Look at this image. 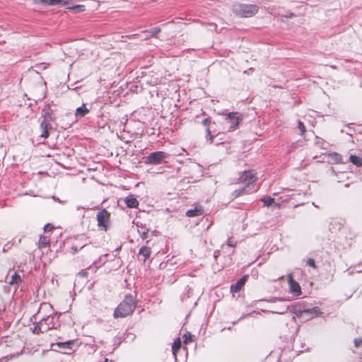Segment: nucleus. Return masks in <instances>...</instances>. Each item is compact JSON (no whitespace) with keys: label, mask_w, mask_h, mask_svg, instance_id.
<instances>
[{"label":"nucleus","mask_w":362,"mask_h":362,"mask_svg":"<svg viewBox=\"0 0 362 362\" xmlns=\"http://www.w3.org/2000/svg\"><path fill=\"white\" fill-rule=\"evenodd\" d=\"M135 307L136 303L133 296H127L115 309L114 317L115 318L125 317L133 313Z\"/></svg>","instance_id":"obj_1"},{"label":"nucleus","mask_w":362,"mask_h":362,"mask_svg":"<svg viewBox=\"0 0 362 362\" xmlns=\"http://www.w3.org/2000/svg\"><path fill=\"white\" fill-rule=\"evenodd\" d=\"M235 15L242 18H250L259 11V6L255 4H237L233 7Z\"/></svg>","instance_id":"obj_2"},{"label":"nucleus","mask_w":362,"mask_h":362,"mask_svg":"<svg viewBox=\"0 0 362 362\" xmlns=\"http://www.w3.org/2000/svg\"><path fill=\"white\" fill-rule=\"evenodd\" d=\"M167 153L163 151H156L150 153L146 158V163L151 165H158L167 158Z\"/></svg>","instance_id":"obj_3"},{"label":"nucleus","mask_w":362,"mask_h":362,"mask_svg":"<svg viewBox=\"0 0 362 362\" xmlns=\"http://www.w3.org/2000/svg\"><path fill=\"white\" fill-rule=\"evenodd\" d=\"M226 121L230 124L228 131H234L243 120V117L238 112H230L226 115Z\"/></svg>","instance_id":"obj_4"},{"label":"nucleus","mask_w":362,"mask_h":362,"mask_svg":"<svg viewBox=\"0 0 362 362\" xmlns=\"http://www.w3.org/2000/svg\"><path fill=\"white\" fill-rule=\"evenodd\" d=\"M239 179L243 185L249 188L250 185L257 180L256 173L254 170L244 172L240 175Z\"/></svg>","instance_id":"obj_5"},{"label":"nucleus","mask_w":362,"mask_h":362,"mask_svg":"<svg viewBox=\"0 0 362 362\" xmlns=\"http://www.w3.org/2000/svg\"><path fill=\"white\" fill-rule=\"evenodd\" d=\"M110 213L106 209H103L97 214L98 226L103 230H107L109 223Z\"/></svg>","instance_id":"obj_6"},{"label":"nucleus","mask_w":362,"mask_h":362,"mask_svg":"<svg viewBox=\"0 0 362 362\" xmlns=\"http://www.w3.org/2000/svg\"><path fill=\"white\" fill-rule=\"evenodd\" d=\"M288 284L290 292L292 294H293L296 296H298L302 293L299 284L293 279L291 274L288 275Z\"/></svg>","instance_id":"obj_7"},{"label":"nucleus","mask_w":362,"mask_h":362,"mask_svg":"<svg viewBox=\"0 0 362 362\" xmlns=\"http://www.w3.org/2000/svg\"><path fill=\"white\" fill-rule=\"evenodd\" d=\"M247 278L248 276L245 275L242 278H240L235 284H232L230 286L231 293H235L239 292L244 286V284H245Z\"/></svg>","instance_id":"obj_8"},{"label":"nucleus","mask_w":362,"mask_h":362,"mask_svg":"<svg viewBox=\"0 0 362 362\" xmlns=\"http://www.w3.org/2000/svg\"><path fill=\"white\" fill-rule=\"evenodd\" d=\"M319 308L315 307L311 309L305 310L301 313V315L306 316L307 318H313L315 316H317L320 314Z\"/></svg>","instance_id":"obj_9"},{"label":"nucleus","mask_w":362,"mask_h":362,"mask_svg":"<svg viewBox=\"0 0 362 362\" xmlns=\"http://www.w3.org/2000/svg\"><path fill=\"white\" fill-rule=\"evenodd\" d=\"M51 127V124L44 119L40 124V129L42 131L40 136L43 139H47L49 136V128Z\"/></svg>","instance_id":"obj_10"},{"label":"nucleus","mask_w":362,"mask_h":362,"mask_svg":"<svg viewBox=\"0 0 362 362\" xmlns=\"http://www.w3.org/2000/svg\"><path fill=\"white\" fill-rule=\"evenodd\" d=\"M52 317L50 316H48L46 318L42 319L40 320L38 323V327L40 329L42 332H46L50 329V327L49 326V322H51L52 320Z\"/></svg>","instance_id":"obj_11"},{"label":"nucleus","mask_w":362,"mask_h":362,"mask_svg":"<svg viewBox=\"0 0 362 362\" xmlns=\"http://www.w3.org/2000/svg\"><path fill=\"white\" fill-rule=\"evenodd\" d=\"M204 209L201 206H196L194 209H189L186 212L189 217H195L203 214Z\"/></svg>","instance_id":"obj_12"},{"label":"nucleus","mask_w":362,"mask_h":362,"mask_svg":"<svg viewBox=\"0 0 362 362\" xmlns=\"http://www.w3.org/2000/svg\"><path fill=\"white\" fill-rule=\"evenodd\" d=\"M125 203L129 208H136L139 206L138 200L132 195L126 197Z\"/></svg>","instance_id":"obj_13"},{"label":"nucleus","mask_w":362,"mask_h":362,"mask_svg":"<svg viewBox=\"0 0 362 362\" xmlns=\"http://www.w3.org/2000/svg\"><path fill=\"white\" fill-rule=\"evenodd\" d=\"M151 250L148 247L144 246L140 248L139 255L143 257V261L146 262L151 256Z\"/></svg>","instance_id":"obj_14"},{"label":"nucleus","mask_w":362,"mask_h":362,"mask_svg":"<svg viewBox=\"0 0 362 362\" xmlns=\"http://www.w3.org/2000/svg\"><path fill=\"white\" fill-rule=\"evenodd\" d=\"M37 3H41L47 5L66 4L68 0H36Z\"/></svg>","instance_id":"obj_15"},{"label":"nucleus","mask_w":362,"mask_h":362,"mask_svg":"<svg viewBox=\"0 0 362 362\" xmlns=\"http://www.w3.org/2000/svg\"><path fill=\"white\" fill-rule=\"evenodd\" d=\"M89 112V110L86 107L85 104L76 108L75 116L76 117H82Z\"/></svg>","instance_id":"obj_16"},{"label":"nucleus","mask_w":362,"mask_h":362,"mask_svg":"<svg viewBox=\"0 0 362 362\" xmlns=\"http://www.w3.org/2000/svg\"><path fill=\"white\" fill-rule=\"evenodd\" d=\"M50 243V239L45 235H40L38 240V246L40 248L46 247Z\"/></svg>","instance_id":"obj_17"},{"label":"nucleus","mask_w":362,"mask_h":362,"mask_svg":"<svg viewBox=\"0 0 362 362\" xmlns=\"http://www.w3.org/2000/svg\"><path fill=\"white\" fill-rule=\"evenodd\" d=\"M181 347V341L179 338H177L176 340L174 341L173 345H172V351L173 354L175 358L177 359V353L180 350Z\"/></svg>","instance_id":"obj_18"},{"label":"nucleus","mask_w":362,"mask_h":362,"mask_svg":"<svg viewBox=\"0 0 362 362\" xmlns=\"http://www.w3.org/2000/svg\"><path fill=\"white\" fill-rule=\"evenodd\" d=\"M328 156L329 159L332 160L334 163H340L342 162V157L338 153L334 152L329 153Z\"/></svg>","instance_id":"obj_19"},{"label":"nucleus","mask_w":362,"mask_h":362,"mask_svg":"<svg viewBox=\"0 0 362 362\" xmlns=\"http://www.w3.org/2000/svg\"><path fill=\"white\" fill-rule=\"evenodd\" d=\"M349 160L355 165L358 167L362 166V158L351 155L349 157Z\"/></svg>","instance_id":"obj_20"},{"label":"nucleus","mask_w":362,"mask_h":362,"mask_svg":"<svg viewBox=\"0 0 362 362\" xmlns=\"http://www.w3.org/2000/svg\"><path fill=\"white\" fill-rule=\"evenodd\" d=\"M261 201L264 202V205L266 206H272L273 204H275L276 206H279V204L275 203L274 199L271 197L262 198Z\"/></svg>","instance_id":"obj_21"},{"label":"nucleus","mask_w":362,"mask_h":362,"mask_svg":"<svg viewBox=\"0 0 362 362\" xmlns=\"http://www.w3.org/2000/svg\"><path fill=\"white\" fill-rule=\"evenodd\" d=\"M249 191L250 189H248V187L244 186L243 187H241L238 189H235L233 192V195L235 197H238L241 194H243L245 192H248Z\"/></svg>","instance_id":"obj_22"},{"label":"nucleus","mask_w":362,"mask_h":362,"mask_svg":"<svg viewBox=\"0 0 362 362\" xmlns=\"http://www.w3.org/2000/svg\"><path fill=\"white\" fill-rule=\"evenodd\" d=\"M21 281V276L19 274H18L16 272H15L12 276H11V281H9V284H18L19 281Z\"/></svg>","instance_id":"obj_23"},{"label":"nucleus","mask_w":362,"mask_h":362,"mask_svg":"<svg viewBox=\"0 0 362 362\" xmlns=\"http://www.w3.org/2000/svg\"><path fill=\"white\" fill-rule=\"evenodd\" d=\"M160 28H158V27H156V28H153V29H151L150 31H145L146 33H151V36H154L156 35V34H158V33L160 32Z\"/></svg>","instance_id":"obj_24"},{"label":"nucleus","mask_w":362,"mask_h":362,"mask_svg":"<svg viewBox=\"0 0 362 362\" xmlns=\"http://www.w3.org/2000/svg\"><path fill=\"white\" fill-rule=\"evenodd\" d=\"M307 264L310 267H312L313 268H316V264H315V262L314 260V259H312V258H309L307 260Z\"/></svg>","instance_id":"obj_25"},{"label":"nucleus","mask_w":362,"mask_h":362,"mask_svg":"<svg viewBox=\"0 0 362 362\" xmlns=\"http://www.w3.org/2000/svg\"><path fill=\"white\" fill-rule=\"evenodd\" d=\"M298 128L300 131V134H303L305 132V127L303 123L300 121H298Z\"/></svg>","instance_id":"obj_26"},{"label":"nucleus","mask_w":362,"mask_h":362,"mask_svg":"<svg viewBox=\"0 0 362 362\" xmlns=\"http://www.w3.org/2000/svg\"><path fill=\"white\" fill-rule=\"evenodd\" d=\"M53 228H54V226L52 224L47 223L44 226L43 229H44L45 232H49V231H51Z\"/></svg>","instance_id":"obj_27"},{"label":"nucleus","mask_w":362,"mask_h":362,"mask_svg":"<svg viewBox=\"0 0 362 362\" xmlns=\"http://www.w3.org/2000/svg\"><path fill=\"white\" fill-rule=\"evenodd\" d=\"M84 8H85V6L83 5H77L71 8L73 10H76L77 11H84Z\"/></svg>","instance_id":"obj_28"},{"label":"nucleus","mask_w":362,"mask_h":362,"mask_svg":"<svg viewBox=\"0 0 362 362\" xmlns=\"http://www.w3.org/2000/svg\"><path fill=\"white\" fill-rule=\"evenodd\" d=\"M227 245L229 246V247H235L236 243L233 240V238H228V240H227Z\"/></svg>","instance_id":"obj_29"},{"label":"nucleus","mask_w":362,"mask_h":362,"mask_svg":"<svg viewBox=\"0 0 362 362\" xmlns=\"http://www.w3.org/2000/svg\"><path fill=\"white\" fill-rule=\"evenodd\" d=\"M362 344V339L361 338H357L354 339V345L356 347H359Z\"/></svg>","instance_id":"obj_30"},{"label":"nucleus","mask_w":362,"mask_h":362,"mask_svg":"<svg viewBox=\"0 0 362 362\" xmlns=\"http://www.w3.org/2000/svg\"><path fill=\"white\" fill-rule=\"evenodd\" d=\"M44 97H45L44 93H42L39 95H35V100H42L44 98Z\"/></svg>","instance_id":"obj_31"},{"label":"nucleus","mask_w":362,"mask_h":362,"mask_svg":"<svg viewBox=\"0 0 362 362\" xmlns=\"http://www.w3.org/2000/svg\"><path fill=\"white\" fill-rule=\"evenodd\" d=\"M210 122L211 121L209 119H204L202 122L203 124L207 127L209 125Z\"/></svg>","instance_id":"obj_32"},{"label":"nucleus","mask_w":362,"mask_h":362,"mask_svg":"<svg viewBox=\"0 0 362 362\" xmlns=\"http://www.w3.org/2000/svg\"><path fill=\"white\" fill-rule=\"evenodd\" d=\"M147 234H148V230L143 232L142 234L141 235V238L143 240H145L146 238H147Z\"/></svg>","instance_id":"obj_33"},{"label":"nucleus","mask_w":362,"mask_h":362,"mask_svg":"<svg viewBox=\"0 0 362 362\" xmlns=\"http://www.w3.org/2000/svg\"><path fill=\"white\" fill-rule=\"evenodd\" d=\"M87 272L84 270L79 272V275H81V276H87Z\"/></svg>","instance_id":"obj_34"},{"label":"nucleus","mask_w":362,"mask_h":362,"mask_svg":"<svg viewBox=\"0 0 362 362\" xmlns=\"http://www.w3.org/2000/svg\"><path fill=\"white\" fill-rule=\"evenodd\" d=\"M206 132H207L208 135L211 134V132H210V129L209 128H207Z\"/></svg>","instance_id":"obj_35"},{"label":"nucleus","mask_w":362,"mask_h":362,"mask_svg":"<svg viewBox=\"0 0 362 362\" xmlns=\"http://www.w3.org/2000/svg\"><path fill=\"white\" fill-rule=\"evenodd\" d=\"M331 68H332V69H337V66H334V65H332V66H331Z\"/></svg>","instance_id":"obj_36"},{"label":"nucleus","mask_w":362,"mask_h":362,"mask_svg":"<svg viewBox=\"0 0 362 362\" xmlns=\"http://www.w3.org/2000/svg\"><path fill=\"white\" fill-rule=\"evenodd\" d=\"M216 252H215V253H214V257H215V258H216V257H217V255H216Z\"/></svg>","instance_id":"obj_37"},{"label":"nucleus","mask_w":362,"mask_h":362,"mask_svg":"<svg viewBox=\"0 0 362 362\" xmlns=\"http://www.w3.org/2000/svg\"><path fill=\"white\" fill-rule=\"evenodd\" d=\"M189 339V337L185 338V341Z\"/></svg>","instance_id":"obj_38"},{"label":"nucleus","mask_w":362,"mask_h":362,"mask_svg":"<svg viewBox=\"0 0 362 362\" xmlns=\"http://www.w3.org/2000/svg\"><path fill=\"white\" fill-rule=\"evenodd\" d=\"M189 339V337L185 338V341Z\"/></svg>","instance_id":"obj_39"}]
</instances>
